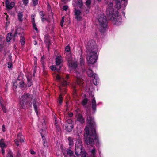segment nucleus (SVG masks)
I'll list each match as a JSON object with an SVG mask.
<instances>
[{
	"label": "nucleus",
	"mask_w": 157,
	"mask_h": 157,
	"mask_svg": "<svg viewBox=\"0 0 157 157\" xmlns=\"http://www.w3.org/2000/svg\"><path fill=\"white\" fill-rule=\"evenodd\" d=\"M19 140L20 142H24V140L23 138V137H21V138H20V140Z\"/></svg>",
	"instance_id": "obj_45"
},
{
	"label": "nucleus",
	"mask_w": 157,
	"mask_h": 157,
	"mask_svg": "<svg viewBox=\"0 0 157 157\" xmlns=\"http://www.w3.org/2000/svg\"><path fill=\"white\" fill-rule=\"evenodd\" d=\"M69 145L70 147H71L73 145V139L71 137L68 138Z\"/></svg>",
	"instance_id": "obj_20"
},
{
	"label": "nucleus",
	"mask_w": 157,
	"mask_h": 157,
	"mask_svg": "<svg viewBox=\"0 0 157 157\" xmlns=\"http://www.w3.org/2000/svg\"><path fill=\"white\" fill-rule=\"evenodd\" d=\"M7 65H8V67L10 69H12V63L11 62H8L7 63Z\"/></svg>",
	"instance_id": "obj_37"
},
{
	"label": "nucleus",
	"mask_w": 157,
	"mask_h": 157,
	"mask_svg": "<svg viewBox=\"0 0 157 157\" xmlns=\"http://www.w3.org/2000/svg\"><path fill=\"white\" fill-rule=\"evenodd\" d=\"M23 16V14L21 13H18L17 15L18 19V20L20 21H22V17Z\"/></svg>",
	"instance_id": "obj_25"
},
{
	"label": "nucleus",
	"mask_w": 157,
	"mask_h": 157,
	"mask_svg": "<svg viewBox=\"0 0 157 157\" xmlns=\"http://www.w3.org/2000/svg\"><path fill=\"white\" fill-rule=\"evenodd\" d=\"M41 20H42V21H43L44 20H45L46 19H45L44 18H42L41 17Z\"/></svg>",
	"instance_id": "obj_54"
},
{
	"label": "nucleus",
	"mask_w": 157,
	"mask_h": 157,
	"mask_svg": "<svg viewBox=\"0 0 157 157\" xmlns=\"http://www.w3.org/2000/svg\"><path fill=\"white\" fill-rule=\"evenodd\" d=\"M98 19L99 23L100 31L101 33H104L105 31L107 26L106 17L103 14H101L98 16Z\"/></svg>",
	"instance_id": "obj_5"
},
{
	"label": "nucleus",
	"mask_w": 157,
	"mask_h": 157,
	"mask_svg": "<svg viewBox=\"0 0 157 157\" xmlns=\"http://www.w3.org/2000/svg\"><path fill=\"white\" fill-rule=\"evenodd\" d=\"M22 137V136L21 133H19L17 136V138L18 140H19Z\"/></svg>",
	"instance_id": "obj_40"
},
{
	"label": "nucleus",
	"mask_w": 157,
	"mask_h": 157,
	"mask_svg": "<svg viewBox=\"0 0 157 157\" xmlns=\"http://www.w3.org/2000/svg\"><path fill=\"white\" fill-rule=\"evenodd\" d=\"M66 58L68 61V65L71 69H75L77 67V63L71 61V54L68 52L66 54Z\"/></svg>",
	"instance_id": "obj_7"
},
{
	"label": "nucleus",
	"mask_w": 157,
	"mask_h": 157,
	"mask_svg": "<svg viewBox=\"0 0 157 157\" xmlns=\"http://www.w3.org/2000/svg\"><path fill=\"white\" fill-rule=\"evenodd\" d=\"M70 50V47L68 46H67L65 48V51L67 52H69Z\"/></svg>",
	"instance_id": "obj_41"
},
{
	"label": "nucleus",
	"mask_w": 157,
	"mask_h": 157,
	"mask_svg": "<svg viewBox=\"0 0 157 157\" xmlns=\"http://www.w3.org/2000/svg\"><path fill=\"white\" fill-rule=\"evenodd\" d=\"M75 18L78 21H80L82 18V13L81 11L78 9H75L74 10Z\"/></svg>",
	"instance_id": "obj_12"
},
{
	"label": "nucleus",
	"mask_w": 157,
	"mask_h": 157,
	"mask_svg": "<svg viewBox=\"0 0 157 157\" xmlns=\"http://www.w3.org/2000/svg\"><path fill=\"white\" fill-rule=\"evenodd\" d=\"M73 157H75V155L73 156Z\"/></svg>",
	"instance_id": "obj_64"
},
{
	"label": "nucleus",
	"mask_w": 157,
	"mask_h": 157,
	"mask_svg": "<svg viewBox=\"0 0 157 157\" xmlns=\"http://www.w3.org/2000/svg\"><path fill=\"white\" fill-rule=\"evenodd\" d=\"M45 42L46 43H47L48 44L49 43V40H48H48L45 39Z\"/></svg>",
	"instance_id": "obj_48"
},
{
	"label": "nucleus",
	"mask_w": 157,
	"mask_h": 157,
	"mask_svg": "<svg viewBox=\"0 0 157 157\" xmlns=\"http://www.w3.org/2000/svg\"><path fill=\"white\" fill-rule=\"evenodd\" d=\"M2 129L3 132H4L5 131V128L4 125H3L2 126Z\"/></svg>",
	"instance_id": "obj_46"
},
{
	"label": "nucleus",
	"mask_w": 157,
	"mask_h": 157,
	"mask_svg": "<svg viewBox=\"0 0 157 157\" xmlns=\"http://www.w3.org/2000/svg\"><path fill=\"white\" fill-rule=\"evenodd\" d=\"M3 37L2 36H0V38H2Z\"/></svg>",
	"instance_id": "obj_61"
},
{
	"label": "nucleus",
	"mask_w": 157,
	"mask_h": 157,
	"mask_svg": "<svg viewBox=\"0 0 157 157\" xmlns=\"http://www.w3.org/2000/svg\"><path fill=\"white\" fill-rule=\"evenodd\" d=\"M14 141L16 145H17V146H19V142L16 139L14 140Z\"/></svg>",
	"instance_id": "obj_43"
},
{
	"label": "nucleus",
	"mask_w": 157,
	"mask_h": 157,
	"mask_svg": "<svg viewBox=\"0 0 157 157\" xmlns=\"http://www.w3.org/2000/svg\"><path fill=\"white\" fill-rule=\"evenodd\" d=\"M32 2L34 6H36L38 4V0H32Z\"/></svg>",
	"instance_id": "obj_32"
},
{
	"label": "nucleus",
	"mask_w": 157,
	"mask_h": 157,
	"mask_svg": "<svg viewBox=\"0 0 157 157\" xmlns=\"http://www.w3.org/2000/svg\"><path fill=\"white\" fill-rule=\"evenodd\" d=\"M31 100V95L27 93L24 94L20 99L19 105L20 108L25 109L28 106L30 105Z\"/></svg>",
	"instance_id": "obj_4"
},
{
	"label": "nucleus",
	"mask_w": 157,
	"mask_h": 157,
	"mask_svg": "<svg viewBox=\"0 0 157 157\" xmlns=\"http://www.w3.org/2000/svg\"><path fill=\"white\" fill-rule=\"evenodd\" d=\"M77 121L80 123L82 124L85 122V119L81 114H78L77 116Z\"/></svg>",
	"instance_id": "obj_18"
},
{
	"label": "nucleus",
	"mask_w": 157,
	"mask_h": 157,
	"mask_svg": "<svg viewBox=\"0 0 157 157\" xmlns=\"http://www.w3.org/2000/svg\"><path fill=\"white\" fill-rule=\"evenodd\" d=\"M2 99L0 97V104L1 105V107H2V109L3 111V112L5 113H6L7 112V109L6 107L4 105H2Z\"/></svg>",
	"instance_id": "obj_23"
},
{
	"label": "nucleus",
	"mask_w": 157,
	"mask_h": 157,
	"mask_svg": "<svg viewBox=\"0 0 157 157\" xmlns=\"http://www.w3.org/2000/svg\"><path fill=\"white\" fill-rule=\"evenodd\" d=\"M98 2H100L101 1V0H97Z\"/></svg>",
	"instance_id": "obj_60"
},
{
	"label": "nucleus",
	"mask_w": 157,
	"mask_h": 157,
	"mask_svg": "<svg viewBox=\"0 0 157 157\" xmlns=\"http://www.w3.org/2000/svg\"><path fill=\"white\" fill-rule=\"evenodd\" d=\"M1 152L3 154V155H4L5 153V150L3 149V148H1Z\"/></svg>",
	"instance_id": "obj_47"
},
{
	"label": "nucleus",
	"mask_w": 157,
	"mask_h": 157,
	"mask_svg": "<svg viewBox=\"0 0 157 157\" xmlns=\"http://www.w3.org/2000/svg\"><path fill=\"white\" fill-rule=\"evenodd\" d=\"M33 44H34V45H36L37 44V42L36 41V40H34V41H33Z\"/></svg>",
	"instance_id": "obj_52"
},
{
	"label": "nucleus",
	"mask_w": 157,
	"mask_h": 157,
	"mask_svg": "<svg viewBox=\"0 0 157 157\" xmlns=\"http://www.w3.org/2000/svg\"><path fill=\"white\" fill-rule=\"evenodd\" d=\"M76 76L77 78V82L78 84H80L81 82V78H82V72L79 73L78 71H76L75 72Z\"/></svg>",
	"instance_id": "obj_15"
},
{
	"label": "nucleus",
	"mask_w": 157,
	"mask_h": 157,
	"mask_svg": "<svg viewBox=\"0 0 157 157\" xmlns=\"http://www.w3.org/2000/svg\"><path fill=\"white\" fill-rule=\"evenodd\" d=\"M87 125L85 128L84 134L85 143L88 145H92L94 144V140L96 143H99L98 138L96 131V125L94 119L90 116L87 117Z\"/></svg>",
	"instance_id": "obj_1"
},
{
	"label": "nucleus",
	"mask_w": 157,
	"mask_h": 157,
	"mask_svg": "<svg viewBox=\"0 0 157 157\" xmlns=\"http://www.w3.org/2000/svg\"><path fill=\"white\" fill-rule=\"evenodd\" d=\"M28 85L29 86H30L32 85V81L30 78H28Z\"/></svg>",
	"instance_id": "obj_35"
},
{
	"label": "nucleus",
	"mask_w": 157,
	"mask_h": 157,
	"mask_svg": "<svg viewBox=\"0 0 157 157\" xmlns=\"http://www.w3.org/2000/svg\"><path fill=\"white\" fill-rule=\"evenodd\" d=\"M31 21L33 24V26L34 29L38 32V29L36 26V25L35 23V16L34 15L32 16L31 17Z\"/></svg>",
	"instance_id": "obj_19"
},
{
	"label": "nucleus",
	"mask_w": 157,
	"mask_h": 157,
	"mask_svg": "<svg viewBox=\"0 0 157 157\" xmlns=\"http://www.w3.org/2000/svg\"><path fill=\"white\" fill-rule=\"evenodd\" d=\"M6 157H13L11 151H10L8 152Z\"/></svg>",
	"instance_id": "obj_34"
},
{
	"label": "nucleus",
	"mask_w": 157,
	"mask_h": 157,
	"mask_svg": "<svg viewBox=\"0 0 157 157\" xmlns=\"http://www.w3.org/2000/svg\"><path fill=\"white\" fill-rule=\"evenodd\" d=\"M57 123H56V121H55V124H56H56H57Z\"/></svg>",
	"instance_id": "obj_62"
},
{
	"label": "nucleus",
	"mask_w": 157,
	"mask_h": 157,
	"mask_svg": "<svg viewBox=\"0 0 157 157\" xmlns=\"http://www.w3.org/2000/svg\"><path fill=\"white\" fill-rule=\"evenodd\" d=\"M62 60V57L61 56H57L56 58V63L57 66L59 67V66L61 67V64Z\"/></svg>",
	"instance_id": "obj_16"
},
{
	"label": "nucleus",
	"mask_w": 157,
	"mask_h": 157,
	"mask_svg": "<svg viewBox=\"0 0 157 157\" xmlns=\"http://www.w3.org/2000/svg\"><path fill=\"white\" fill-rule=\"evenodd\" d=\"M40 14L41 15H43V16H44L43 12H40Z\"/></svg>",
	"instance_id": "obj_56"
},
{
	"label": "nucleus",
	"mask_w": 157,
	"mask_h": 157,
	"mask_svg": "<svg viewBox=\"0 0 157 157\" xmlns=\"http://www.w3.org/2000/svg\"><path fill=\"white\" fill-rule=\"evenodd\" d=\"M87 73L89 77H91L94 78L93 81V82L94 84L97 85V82L96 78V74L95 73H93L92 71L90 69H88Z\"/></svg>",
	"instance_id": "obj_11"
},
{
	"label": "nucleus",
	"mask_w": 157,
	"mask_h": 157,
	"mask_svg": "<svg viewBox=\"0 0 157 157\" xmlns=\"http://www.w3.org/2000/svg\"><path fill=\"white\" fill-rule=\"evenodd\" d=\"M68 8V6H64L63 8V10H66Z\"/></svg>",
	"instance_id": "obj_42"
},
{
	"label": "nucleus",
	"mask_w": 157,
	"mask_h": 157,
	"mask_svg": "<svg viewBox=\"0 0 157 157\" xmlns=\"http://www.w3.org/2000/svg\"><path fill=\"white\" fill-rule=\"evenodd\" d=\"M17 33H18L17 32V30H16V32H15V34H14V36H16V34H17Z\"/></svg>",
	"instance_id": "obj_55"
},
{
	"label": "nucleus",
	"mask_w": 157,
	"mask_h": 157,
	"mask_svg": "<svg viewBox=\"0 0 157 157\" xmlns=\"http://www.w3.org/2000/svg\"><path fill=\"white\" fill-rule=\"evenodd\" d=\"M21 39V44L22 45H23L25 44V39L22 36H21V37L20 38Z\"/></svg>",
	"instance_id": "obj_31"
},
{
	"label": "nucleus",
	"mask_w": 157,
	"mask_h": 157,
	"mask_svg": "<svg viewBox=\"0 0 157 157\" xmlns=\"http://www.w3.org/2000/svg\"><path fill=\"white\" fill-rule=\"evenodd\" d=\"M67 154L70 156H72L73 154V152L71 149H67Z\"/></svg>",
	"instance_id": "obj_26"
},
{
	"label": "nucleus",
	"mask_w": 157,
	"mask_h": 157,
	"mask_svg": "<svg viewBox=\"0 0 157 157\" xmlns=\"http://www.w3.org/2000/svg\"><path fill=\"white\" fill-rule=\"evenodd\" d=\"M75 152L77 156H79L81 155V157H86V154L82 148L81 142L80 140H78L76 142Z\"/></svg>",
	"instance_id": "obj_6"
},
{
	"label": "nucleus",
	"mask_w": 157,
	"mask_h": 157,
	"mask_svg": "<svg viewBox=\"0 0 157 157\" xmlns=\"http://www.w3.org/2000/svg\"><path fill=\"white\" fill-rule=\"evenodd\" d=\"M44 58L43 56H42L41 58V61L42 62H43V60L44 59Z\"/></svg>",
	"instance_id": "obj_53"
},
{
	"label": "nucleus",
	"mask_w": 157,
	"mask_h": 157,
	"mask_svg": "<svg viewBox=\"0 0 157 157\" xmlns=\"http://www.w3.org/2000/svg\"><path fill=\"white\" fill-rule=\"evenodd\" d=\"M91 105L93 113H94L96 110V104L95 98L94 96H91Z\"/></svg>",
	"instance_id": "obj_13"
},
{
	"label": "nucleus",
	"mask_w": 157,
	"mask_h": 157,
	"mask_svg": "<svg viewBox=\"0 0 157 157\" xmlns=\"http://www.w3.org/2000/svg\"><path fill=\"white\" fill-rule=\"evenodd\" d=\"M11 33H8L6 36V41L7 42H9L11 40Z\"/></svg>",
	"instance_id": "obj_27"
},
{
	"label": "nucleus",
	"mask_w": 157,
	"mask_h": 157,
	"mask_svg": "<svg viewBox=\"0 0 157 157\" xmlns=\"http://www.w3.org/2000/svg\"><path fill=\"white\" fill-rule=\"evenodd\" d=\"M88 101V99L87 98H85L82 101V104L83 105H86L87 102Z\"/></svg>",
	"instance_id": "obj_30"
},
{
	"label": "nucleus",
	"mask_w": 157,
	"mask_h": 157,
	"mask_svg": "<svg viewBox=\"0 0 157 157\" xmlns=\"http://www.w3.org/2000/svg\"><path fill=\"white\" fill-rule=\"evenodd\" d=\"M17 82H19L21 87H22L24 86V83L23 81H20V80L18 79L17 80Z\"/></svg>",
	"instance_id": "obj_33"
},
{
	"label": "nucleus",
	"mask_w": 157,
	"mask_h": 157,
	"mask_svg": "<svg viewBox=\"0 0 157 157\" xmlns=\"http://www.w3.org/2000/svg\"><path fill=\"white\" fill-rule=\"evenodd\" d=\"M78 4H81V5H82V0L79 1H78Z\"/></svg>",
	"instance_id": "obj_51"
},
{
	"label": "nucleus",
	"mask_w": 157,
	"mask_h": 157,
	"mask_svg": "<svg viewBox=\"0 0 157 157\" xmlns=\"http://www.w3.org/2000/svg\"><path fill=\"white\" fill-rule=\"evenodd\" d=\"M87 56L86 59L88 66L95 63L98 59L97 49L94 40L89 41L86 46Z\"/></svg>",
	"instance_id": "obj_2"
},
{
	"label": "nucleus",
	"mask_w": 157,
	"mask_h": 157,
	"mask_svg": "<svg viewBox=\"0 0 157 157\" xmlns=\"http://www.w3.org/2000/svg\"><path fill=\"white\" fill-rule=\"evenodd\" d=\"M90 152L91 153V155L92 156H94L96 154V149L95 148H93L92 149L90 150Z\"/></svg>",
	"instance_id": "obj_24"
},
{
	"label": "nucleus",
	"mask_w": 157,
	"mask_h": 157,
	"mask_svg": "<svg viewBox=\"0 0 157 157\" xmlns=\"http://www.w3.org/2000/svg\"><path fill=\"white\" fill-rule=\"evenodd\" d=\"M115 1V7L118 9L124 8L127 4V0H114Z\"/></svg>",
	"instance_id": "obj_8"
},
{
	"label": "nucleus",
	"mask_w": 157,
	"mask_h": 157,
	"mask_svg": "<svg viewBox=\"0 0 157 157\" xmlns=\"http://www.w3.org/2000/svg\"><path fill=\"white\" fill-rule=\"evenodd\" d=\"M123 15H124V16H125V13H124L123 12Z\"/></svg>",
	"instance_id": "obj_59"
},
{
	"label": "nucleus",
	"mask_w": 157,
	"mask_h": 157,
	"mask_svg": "<svg viewBox=\"0 0 157 157\" xmlns=\"http://www.w3.org/2000/svg\"><path fill=\"white\" fill-rule=\"evenodd\" d=\"M64 22V17H62V19L60 22V25L62 27L63 26V25Z\"/></svg>",
	"instance_id": "obj_39"
},
{
	"label": "nucleus",
	"mask_w": 157,
	"mask_h": 157,
	"mask_svg": "<svg viewBox=\"0 0 157 157\" xmlns=\"http://www.w3.org/2000/svg\"><path fill=\"white\" fill-rule=\"evenodd\" d=\"M6 146V144L4 143V141L3 139H1L0 141V147L1 148H4Z\"/></svg>",
	"instance_id": "obj_22"
},
{
	"label": "nucleus",
	"mask_w": 157,
	"mask_h": 157,
	"mask_svg": "<svg viewBox=\"0 0 157 157\" xmlns=\"http://www.w3.org/2000/svg\"><path fill=\"white\" fill-rule=\"evenodd\" d=\"M30 153L32 154H35V152L33 150H30Z\"/></svg>",
	"instance_id": "obj_44"
},
{
	"label": "nucleus",
	"mask_w": 157,
	"mask_h": 157,
	"mask_svg": "<svg viewBox=\"0 0 157 157\" xmlns=\"http://www.w3.org/2000/svg\"><path fill=\"white\" fill-rule=\"evenodd\" d=\"M91 157H96L95 155L94 156H92Z\"/></svg>",
	"instance_id": "obj_63"
},
{
	"label": "nucleus",
	"mask_w": 157,
	"mask_h": 157,
	"mask_svg": "<svg viewBox=\"0 0 157 157\" xmlns=\"http://www.w3.org/2000/svg\"><path fill=\"white\" fill-rule=\"evenodd\" d=\"M5 14L6 15V16L5 17V18L6 20L7 21L8 20V16L7 15V14L6 13H5Z\"/></svg>",
	"instance_id": "obj_50"
},
{
	"label": "nucleus",
	"mask_w": 157,
	"mask_h": 157,
	"mask_svg": "<svg viewBox=\"0 0 157 157\" xmlns=\"http://www.w3.org/2000/svg\"><path fill=\"white\" fill-rule=\"evenodd\" d=\"M62 100H63V98L62 97V95L60 94L59 96L58 101V102H59V104H61V103H62Z\"/></svg>",
	"instance_id": "obj_29"
},
{
	"label": "nucleus",
	"mask_w": 157,
	"mask_h": 157,
	"mask_svg": "<svg viewBox=\"0 0 157 157\" xmlns=\"http://www.w3.org/2000/svg\"><path fill=\"white\" fill-rule=\"evenodd\" d=\"M69 78V76L68 75H67L66 76V79H67L68 78Z\"/></svg>",
	"instance_id": "obj_58"
},
{
	"label": "nucleus",
	"mask_w": 157,
	"mask_h": 157,
	"mask_svg": "<svg viewBox=\"0 0 157 157\" xmlns=\"http://www.w3.org/2000/svg\"><path fill=\"white\" fill-rule=\"evenodd\" d=\"M65 129L67 131L70 132L73 128V122L71 119H68L65 122L64 124Z\"/></svg>",
	"instance_id": "obj_9"
},
{
	"label": "nucleus",
	"mask_w": 157,
	"mask_h": 157,
	"mask_svg": "<svg viewBox=\"0 0 157 157\" xmlns=\"http://www.w3.org/2000/svg\"><path fill=\"white\" fill-rule=\"evenodd\" d=\"M56 78L57 81H59L63 86H66L68 83L67 81H66V78L62 77L60 74H56Z\"/></svg>",
	"instance_id": "obj_10"
},
{
	"label": "nucleus",
	"mask_w": 157,
	"mask_h": 157,
	"mask_svg": "<svg viewBox=\"0 0 157 157\" xmlns=\"http://www.w3.org/2000/svg\"><path fill=\"white\" fill-rule=\"evenodd\" d=\"M22 2L24 4L25 6H26L28 3V0H22Z\"/></svg>",
	"instance_id": "obj_38"
},
{
	"label": "nucleus",
	"mask_w": 157,
	"mask_h": 157,
	"mask_svg": "<svg viewBox=\"0 0 157 157\" xmlns=\"http://www.w3.org/2000/svg\"><path fill=\"white\" fill-rule=\"evenodd\" d=\"M33 104L34 109L37 115L38 114V112L37 110V108L39 105L38 103H36V101L35 100H34L33 101Z\"/></svg>",
	"instance_id": "obj_17"
},
{
	"label": "nucleus",
	"mask_w": 157,
	"mask_h": 157,
	"mask_svg": "<svg viewBox=\"0 0 157 157\" xmlns=\"http://www.w3.org/2000/svg\"><path fill=\"white\" fill-rule=\"evenodd\" d=\"M118 13L117 11H114L112 3H110L108 5L106 10L107 15L116 25H120L122 21V18L121 16L118 15Z\"/></svg>",
	"instance_id": "obj_3"
},
{
	"label": "nucleus",
	"mask_w": 157,
	"mask_h": 157,
	"mask_svg": "<svg viewBox=\"0 0 157 157\" xmlns=\"http://www.w3.org/2000/svg\"><path fill=\"white\" fill-rule=\"evenodd\" d=\"M73 116V113H69V117H71Z\"/></svg>",
	"instance_id": "obj_49"
},
{
	"label": "nucleus",
	"mask_w": 157,
	"mask_h": 157,
	"mask_svg": "<svg viewBox=\"0 0 157 157\" xmlns=\"http://www.w3.org/2000/svg\"><path fill=\"white\" fill-rule=\"evenodd\" d=\"M57 67H56L55 65H52L50 67V68L52 70V71H59V70H60V68L61 67L60 66H59V67H58V66H57Z\"/></svg>",
	"instance_id": "obj_21"
},
{
	"label": "nucleus",
	"mask_w": 157,
	"mask_h": 157,
	"mask_svg": "<svg viewBox=\"0 0 157 157\" xmlns=\"http://www.w3.org/2000/svg\"><path fill=\"white\" fill-rule=\"evenodd\" d=\"M80 62L81 65H84L85 63V60L82 57V56H81V57L80 59Z\"/></svg>",
	"instance_id": "obj_28"
},
{
	"label": "nucleus",
	"mask_w": 157,
	"mask_h": 157,
	"mask_svg": "<svg viewBox=\"0 0 157 157\" xmlns=\"http://www.w3.org/2000/svg\"><path fill=\"white\" fill-rule=\"evenodd\" d=\"M5 3L6 8L9 9H11L15 5L14 2L9 0H6Z\"/></svg>",
	"instance_id": "obj_14"
},
{
	"label": "nucleus",
	"mask_w": 157,
	"mask_h": 157,
	"mask_svg": "<svg viewBox=\"0 0 157 157\" xmlns=\"http://www.w3.org/2000/svg\"><path fill=\"white\" fill-rule=\"evenodd\" d=\"M91 2V0H87L86 2V5L89 7V6L90 5Z\"/></svg>",
	"instance_id": "obj_36"
},
{
	"label": "nucleus",
	"mask_w": 157,
	"mask_h": 157,
	"mask_svg": "<svg viewBox=\"0 0 157 157\" xmlns=\"http://www.w3.org/2000/svg\"><path fill=\"white\" fill-rule=\"evenodd\" d=\"M86 13H89V11L88 10H86Z\"/></svg>",
	"instance_id": "obj_57"
}]
</instances>
